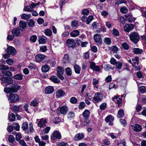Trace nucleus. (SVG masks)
<instances>
[{"instance_id": "338daca9", "label": "nucleus", "mask_w": 146, "mask_h": 146, "mask_svg": "<svg viewBox=\"0 0 146 146\" xmlns=\"http://www.w3.org/2000/svg\"><path fill=\"white\" fill-rule=\"evenodd\" d=\"M89 13V11L86 9H83L82 13L84 15H88Z\"/></svg>"}, {"instance_id": "603ef678", "label": "nucleus", "mask_w": 146, "mask_h": 146, "mask_svg": "<svg viewBox=\"0 0 146 146\" xmlns=\"http://www.w3.org/2000/svg\"><path fill=\"white\" fill-rule=\"evenodd\" d=\"M104 41L105 43L108 45H110L111 43V41L110 39L108 37L105 38Z\"/></svg>"}, {"instance_id": "0e129e2a", "label": "nucleus", "mask_w": 146, "mask_h": 146, "mask_svg": "<svg viewBox=\"0 0 146 146\" xmlns=\"http://www.w3.org/2000/svg\"><path fill=\"white\" fill-rule=\"evenodd\" d=\"M140 92L142 93L146 92V87L145 86H141L140 87Z\"/></svg>"}, {"instance_id": "4468645a", "label": "nucleus", "mask_w": 146, "mask_h": 146, "mask_svg": "<svg viewBox=\"0 0 146 146\" xmlns=\"http://www.w3.org/2000/svg\"><path fill=\"white\" fill-rule=\"evenodd\" d=\"M7 52L9 54L14 55L17 53V51L15 48L9 46L7 48Z\"/></svg>"}, {"instance_id": "7ed1b4c3", "label": "nucleus", "mask_w": 146, "mask_h": 146, "mask_svg": "<svg viewBox=\"0 0 146 146\" xmlns=\"http://www.w3.org/2000/svg\"><path fill=\"white\" fill-rule=\"evenodd\" d=\"M8 100L10 102L15 103L18 102L19 100V96L16 94H11L9 95Z\"/></svg>"}, {"instance_id": "a18cd8bd", "label": "nucleus", "mask_w": 146, "mask_h": 146, "mask_svg": "<svg viewBox=\"0 0 146 146\" xmlns=\"http://www.w3.org/2000/svg\"><path fill=\"white\" fill-rule=\"evenodd\" d=\"M8 140L10 143H13L15 141L14 137L11 135H10L8 138Z\"/></svg>"}, {"instance_id": "72a5a7b5", "label": "nucleus", "mask_w": 146, "mask_h": 146, "mask_svg": "<svg viewBox=\"0 0 146 146\" xmlns=\"http://www.w3.org/2000/svg\"><path fill=\"white\" fill-rule=\"evenodd\" d=\"M31 17V15L30 14H23L21 15V18L24 20H27L28 19Z\"/></svg>"}, {"instance_id": "c756f323", "label": "nucleus", "mask_w": 146, "mask_h": 146, "mask_svg": "<svg viewBox=\"0 0 146 146\" xmlns=\"http://www.w3.org/2000/svg\"><path fill=\"white\" fill-rule=\"evenodd\" d=\"M99 81L98 79L96 78H94L92 80V84L94 86V88L96 89L98 88L99 86L98 85H96L99 83Z\"/></svg>"}, {"instance_id": "052dcab7", "label": "nucleus", "mask_w": 146, "mask_h": 146, "mask_svg": "<svg viewBox=\"0 0 146 146\" xmlns=\"http://www.w3.org/2000/svg\"><path fill=\"white\" fill-rule=\"evenodd\" d=\"M16 139L17 141H19L21 138V135L19 133H16Z\"/></svg>"}, {"instance_id": "473e14b6", "label": "nucleus", "mask_w": 146, "mask_h": 146, "mask_svg": "<svg viewBox=\"0 0 146 146\" xmlns=\"http://www.w3.org/2000/svg\"><path fill=\"white\" fill-rule=\"evenodd\" d=\"M75 72L78 74H79L80 72L81 69L80 67L77 64H75L74 66Z\"/></svg>"}, {"instance_id": "c03bdc74", "label": "nucleus", "mask_w": 146, "mask_h": 146, "mask_svg": "<svg viewBox=\"0 0 146 146\" xmlns=\"http://www.w3.org/2000/svg\"><path fill=\"white\" fill-rule=\"evenodd\" d=\"M110 50L111 51L115 53L118 50V48L116 46H113L111 47Z\"/></svg>"}, {"instance_id": "393cba45", "label": "nucleus", "mask_w": 146, "mask_h": 146, "mask_svg": "<svg viewBox=\"0 0 146 146\" xmlns=\"http://www.w3.org/2000/svg\"><path fill=\"white\" fill-rule=\"evenodd\" d=\"M133 52L135 54H141L143 52V50L138 48H134L133 50Z\"/></svg>"}, {"instance_id": "c85d7f7f", "label": "nucleus", "mask_w": 146, "mask_h": 146, "mask_svg": "<svg viewBox=\"0 0 146 146\" xmlns=\"http://www.w3.org/2000/svg\"><path fill=\"white\" fill-rule=\"evenodd\" d=\"M23 77V75L21 74L18 73L13 76V78L14 79L20 80L22 79Z\"/></svg>"}, {"instance_id": "e2e57ef3", "label": "nucleus", "mask_w": 146, "mask_h": 146, "mask_svg": "<svg viewBox=\"0 0 146 146\" xmlns=\"http://www.w3.org/2000/svg\"><path fill=\"white\" fill-rule=\"evenodd\" d=\"M124 0H115V5L118 6L119 4L124 3Z\"/></svg>"}, {"instance_id": "a878e982", "label": "nucleus", "mask_w": 146, "mask_h": 146, "mask_svg": "<svg viewBox=\"0 0 146 146\" xmlns=\"http://www.w3.org/2000/svg\"><path fill=\"white\" fill-rule=\"evenodd\" d=\"M47 40V38L46 37L42 36L39 37V42L40 44H44L45 43Z\"/></svg>"}, {"instance_id": "bf43d9fd", "label": "nucleus", "mask_w": 146, "mask_h": 146, "mask_svg": "<svg viewBox=\"0 0 146 146\" xmlns=\"http://www.w3.org/2000/svg\"><path fill=\"white\" fill-rule=\"evenodd\" d=\"M33 10L32 8H31L29 6H27L25 7L23 10L28 12H31Z\"/></svg>"}, {"instance_id": "680f3d73", "label": "nucleus", "mask_w": 146, "mask_h": 146, "mask_svg": "<svg viewBox=\"0 0 146 146\" xmlns=\"http://www.w3.org/2000/svg\"><path fill=\"white\" fill-rule=\"evenodd\" d=\"M85 106V104L84 102H81L79 105V108L80 109H83Z\"/></svg>"}, {"instance_id": "b1692460", "label": "nucleus", "mask_w": 146, "mask_h": 146, "mask_svg": "<svg viewBox=\"0 0 146 146\" xmlns=\"http://www.w3.org/2000/svg\"><path fill=\"white\" fill-rule=\"evenodd\" d=\"M19 28L23 29H25L27 27V23L26 22L23 21H21L19 23Z\"/></svg>"}, {"instance_id": "8fccbe9b", "label": "nucleus", "mask_w": 146, "mask_h": 146, "mask_svg": "<svg viewBox=\"0 0 146 146\" xmlns=\"http://www.w3.org/2000/svg\"><path fill=\"white\" fill-rule=\"evenodd\" d=\"M6 62L9 65H13L14 63V60L13 59L10 58L7 60Z\"/></svg>"}, {"instance_id": "c9c22d12", "label": "nucleus", "mask_w": 146, "mask_h": 146, "mask_svg": "<svg viewBox=\"0 0 146 146\" xmlns=\"http://www.w3.org/2000/svg\"><path fill=\"white\" fill-rule=\"evenodd\" d=\"M44 33L46 36H50L52 34L51 31L49 29H45L44 30Z\"/></svg>"}, {"instance_id": "aec40b11", "label": "nucleus", "mask_w": 146, "mask_h": 146, "mask_svg": "<svg viewBox=\"0 0 146 146\" xmlns=\"http://www.w3.org/2000/svg\"><path fill=\"white\" fill-rule=\"evenodd\" d=\"M46 57V56L44 54H38L35 56L36 60L38 62H40L43 60Z\"/></svg>"}, {"instance_id": "a211bd4d", "label": "nucleus", "mask_w": 146, "mask_h": 146, "mask_svg": "<svg viewBox=\"0 0 146 146\" xmlns=\"http://www.w3.org/2000/svg\"><path fill=\"white\" fill-rule=\"evenodd\" d=\"M11 33L12 35L15 36H18L20 34V29L17 28L13 29Z\"/></svg>"}, {"instance_id": "6e6d98bb", "label": "nucleus", "mask_w": 146, "mask_h": 146, "mask_svg": "<svg viewBox=\"0 0 146 146\" xmlns=\"http://www.w3.org/2000/svg\"><path fill=\"white\" fill-rule=\"evenodd\" d=\"M50 129L49 127H47L43 130L42 132V134L48 133L50 130Z\"/></svg>"}, {"instance_id": "13d9d810", "label": "nucleus", "mask_w": 146, "mask_h": 146, "mask_svg": "<svg viewBox=\"0 0 146 146\" xmlns=\"http://www.w3.org/2000/svg\"><path fill=\"white\" fill-rule=\"evenodd\" d=\"M116 67L117 69H120L122 67V63L121 62H118L116 63Z\"/></svg>"}, {"instance_id": "4d7b16f0", "label": "nucleus", "mask_w": 146, "mask_h": 146, "mask_svg": "<svg viewBox=\"0 0 146 146\" xmlns=\"http://www.w3.org/2000/svg\"><path fill=\"white\" fill-rule=\"evenodd\" d=\"M37 39V36L35 35L31 36L30 38V41L33 42H36Z\"/></svg>"}, {"instance_id": "e433bc0d", "label": "nucleus", "mask_w": 146, "mask_h": 146, "mask_svg": "<svg viewBox=\"0 0 146 146\" xmlns=\"http://www.w3.org/2000/svg\"><path fill=\"white\" fill-rule=\"evenodd\" d=\"M114 117H113L111 115H110L106 117L105 121L107 122L112 121L114 120Z\"/></svg>"}, {"instance_id": "7c9ffc66", "label": "nucleus", "mask_w": 146, "mask_h": 146, "mask_svg": "<svg viewBox=\"0 0 146 146\" xmlns=\"http://www.w3.org/2000/svg\"><path fill=\"white\" fill-rule=\"evenodd\" d=\"M50 69V67L47 65L45 64L41 68L42 71L44 72H47Z\"/></svg>"}, {"instance_id": "2eb2a0df", "label": "nucleus", "mask_w": 146, "mask_h": 146, "mask_svg": "<svg viewBox=\"0 0 146 146\" xmlns=\"http://www.w3.org/2000/svg\"><path fill=\"white\" fill-rule=\"evenodd\" d=\"M134 26L133 24H126L124 27V29L125 31L128 33L131 31L134 28Z\"/></svg>"}, {"instance_id": "412c9836", "label": "nucleus", "mask_w": 146, "mask_h": 146, "mask_svg": "<svg viewBox=\"0 0 146 146\" xmlns=\"http://www.w3.org/2000/svg\"><path fill=\"white\" fill-rule=\"evenodd\" d=\"M56 95L57 98H59L64 96L65 95V92L62 90H58L56 92Z\"/></svg>"}, {"instance_id": "864d4df0", "label": "nucleus", "mask_w": 146, "mask_h": 146, "mask_svg": "<svg viewBox=\"0 0 146 146\" xmlns=\"http://www.w3.org/2000/svg\"><path fill=\"white\" fill-rule=\"evenodd\" d=\"M94 18V17L92 15L89 16L88 18L86 20V24H89L90 22L93 20Z\"/></svg>"}, {"instance_id": "f8f14e48", "label": "nucleus", "mask_w": 146, "mask_h": 146, "mask_svg": "<svg viewBox=\"0 0 146 146\" xmlns=\"http://www.w3.org/2000/svg\"><path fill=\"white\" fill-rule=\"evenodd\" d=\"M36 121L38 122V125L40 128L44 127L46 126L45 124L46 123V119L42 118L40 119H37Z\"/></svg>"}, {"instance_id": "774afa93", "label": "nucleus", "mask_w": 146, "mask_h": 146, "mask_svg": "<svg viewBox=\"0 0 146 146\" xmlns=\"http://www.w3.org/2000/svg\"><path fill=\"white\" fill-rule=\"evenodd\" d=\"M120 11L123 13H125L127 11V8L125 7H122L120 9Z\"/></svg>"}, {"instance_id": "f03ea898", "label": "nucleus", "mask_w": 146, "mask_h": 146, "mask_svg": "<svg viewBox=\"0 0 146 146\" xmlns=\"http://www.w3.org/2000/svg\"><path fill=\"white\" fill-rule=\"evenodd\" d=\"M1 83L3 86H7L12 84L13 80L11 78L5 77H2L0 78Z\"/></svg>"}, {"instance_id": "ddd939ff", "label": "nucleus", "mask_w": 146, "mask_h": 146, "mask_svg": "<svg viewBox=\"0 0 146 146\" xmlns=\"http://www.w3.org/2000/svg\"><path fill=\"white\" fill-rule=\"evenodd\" d=\"M90 63V68L94 71L96 72H99L101 69L98 66H97L93 62H91Z\"/></svg>"}, {"instance_id": "a19ab883", "label": "nucleus", "mask_w": 146, "mask_h": 146, "mask_svg": "<svg viewBox=\"0 0 146 146\" xmlns=\"http://www.w3.org/2000/svg\"><path fill=\"white\" fill-rule=\"evenodd\" d=\"M114 67L113 68H111V66L110 64H106L105 66L104 69L106 71H109L111 69L112 70H113L114 69Z\"/></svg>"}, {"instance_id": "20e7f679", "label": "nucleus", "mask_w": 146, "mask_h": 146, "mask_svg": "<svg viewBox=\"0 0 146 146\" xmlns=\"http://www.w3.org/2000/svg\"><path fill=\"white\" fill-rule=\"evenodd\" d=\"M129 37L130 40L135 43H137L140 38L139 35L135 32H131Z\"/></svg>"}, {"instance_id": "f704fd0d", "label": "nucleus", "mask_w": 146, "mask_h": 146, "mask_svg": "<svg viewBox=\"0 0 146 146\" xmlns=\"http://www.w3.org/2000/svg\"><path fill=\"white\" fill-rule=\"evenodd\" d=\"M124 115V112L123 110L122 109L119 110L118 112L117 117L118 118H121L123 117Z\"/></svg>"}, {"instance_id": "1a4fd4ad", "label": "nucleus", "mask_w": 146, "mask_h": 146, "mask_svg": "<svg viewBox=\"0 0 146 146\" xmlns=\"http://www.w3.org/2000/svg\"><path fill=\"white\" fill-rule=\"evenodd\" d=\"M57 70V76L61 80H63L64 79V77L62 75L64 71L63 68L61 66H58V67Z\"/></svg>"}, {"instance_id": "5fc2aeb1", "label": "nucleus", "mask_w": 146, "mask_h": 146, "mask_svg": "<svg viewBox=\"0 0 146 146\" xmlns=\"http://www.w3.org/2000/svg\"><path fill=\"white\" fill-rule=\"evenodd\" d=\"M15 118V115L13 113L11 114L9 118V120L11 121H14Z\"/></svg>"}, {"instance_id": "69168bd1", "label": "nucleus", "mask_w": 146, "mask_h": 146, "mask_svg": "<svg viewBox=\"0 0 146 146\" xmlns=\"http://www.w3.org/2000/svg\"><path fill=\"white\" fill-rule=\"evenodd\" d=\"M106 107V104L105 103H103L100 106V109L102 110H104Z\"/></svg>"}, {"instance_id": "9b49d317", "label": "nucleus", "mask_w": 146, "mask_h": 146, "mask_svg": "<svg viewBox=\"0 0 146 146\" xmlns=\"http://www.w3.org/2000/svg\"><path fill=\"white\" fill-rule=\"evenodd\" d=\"M100 35L96 34L94 36V38L98 44H101L102 43V40Z\"/></svg>"}, {"instance_id": "6e6552de", "label": "nucleus", "mask_w": 146, "mask_h": 146, "mask_svg": "<svg viewBox=\"0 0 146 146\" xmlns=\"http://www.w3.org/2000/svg\"><path fill=\"white\" fill-rule=\"evenodd\" d=\"M82 115L84 118V122L85 123L84 125H87L89 122L88 118L90 115L89 111L87 110H85L83 112Z\"/></svg>"}, {"instance_id": "58836bf2", "label": "nucleus", "mask_w": 146, "mask_h": 146, "mask_svg": "<svg viewBox=\"0 0 146 146\" xmlns=\"http://www.w3.org/2000/svg\"><path fill=\"white\" fill-rule=\"evenodd\" d=\"M65 71L67 75L68 76H70L72 75V72L71 69L69 67H68L65 69Z\"/></svg>"}, {"instance_id": "79ce46f5", "label": "nucleus", "mask_w": 146, "mask_h": 146, "mask_svg": "<svg viewBox=\"0 0 146 146\" xmlns=\"http://www.w3.org/2000/svg\"><path fill=\"white\" fill-rule=\"evenodd\" d=\"M75 116L74 113L73 112H70L67 114V117L68 119H71Z\"/></svg>"}, {"instance_id": "39448f33", "label": "nucleus", "mask_w": 146, "mask_h": 146, "mask_svg": "<svg viewBox=\"0 0 146 146\" xmlns=\"http://www.w3.org/2000/svg\"><path fill=\"white\" fill-rule=\"evenodd\" d=\"M103 98V96L101 93H96L93 98V102L94 103H99L102 101Z\"/></svg>"}, {"instance_id": "2f4dec72", "label": "nucleus", "mask_w": 146, "mask_h": 146, "mask_svg": "<svg viewBox=\"0 0 146 146\" xmlns=\"http://www.w3.org/2000/svg\"><path fill=\"white\" fill-rule=\"evenodd\" d=\"M125 16L129 22H132L134 20V19L132 17V15L131 14H126L125 15Z\"/></svg>"}, {"instance_id": "f3484780", "label": "nucleus", "mask_w": 146, "mask_h": 146, "mask_svg": "<svg viewBox=\"0 0 146 146\" xmlns=\"http://www.w3.org/2000/svg\"><path fill=\"white\" fill-rule=\"evenodd\" d=\"M132 129L136 132H139L142 130L141 126L139 125L135 124L133 125H131Z\"/></svg>"}, {"instance_id": "4c0bfd02", "label": "nucleus", "mask_w": 146, "mask_h": 146, "mask_svg": "<svg viewBox=\"0 0 146 146\" xmlns=\"http://www.w3.org/2000/svg\"><path fill=\"white\" fill-rule=\"evenodd\" d=\"M19 106H13L12 108V110L13 112L15 113H17L19 110Z\"/></svg>"}, {"instance_id": "4be33fe9", "label": "nucleus", "mask_w": 146, "mask_h": 146, "mask_svg": "<svg viewBox=\"0 0 146 146\" xmlns=\"http://www.w3.org/2000/svg\"><path fill=\"white\" fill-rule=\"evenodd\" d=\"M84 136V135L83 133H79L76 134L74 139L76 141H79L83 139Z\"/></svg>"}, {"instance_id": "5701e85b", "label": "nucleus", "mask_w": 146, "mask_h": 146, "mask_svg": "<svg viewBox=\"0 0 146 146\" xmlns=\"http://www.w3.org/2000/svg\"><path fill=\"white\" fill-rule=\"evenodd\" d=\"M45 91L46 93L50 94L54 92V89L52 86H48L45 88Z\"/></svg>"}, {"instance_id": "9d476101", "label": "nucleus", "mask_w": 146, "mask_h": 146, "mask_svg": "<svg viewBox=\"0 0 146 146\" xmlns=\"http://www.w3.org/2000/svg\"><path fill=\"white\" fill-rule=\"evenodd\" d=\"M68 111V108L66 106H64L59 107L57 110L58 113H60L62 114H65Z\"/></svg>"}, {"instance_id": "0eeeda50", "label": "nucleus", "mask_w": 146, "mask_h": 146, "mask_svg": "<svg viewBox=\"0 0 146 146\" xmlns=\"http://www.w3.org/2000/svg\"><path fill=\"white\" fill-rule=\"evenodd\" d=\"M61 138V134L59 131H54L51 136V140H54L56 139H60Z\"/></svg>"}, {"instance_id": "cd10ccee", "label": "nucleus", "mask_w": 146, "mask_h": 146, "mask_svg": "<svg viewBox=\"0 0 146 146\" xmlns=\"http://www.w3.org/2000/svg\"><path fill=\"white\" fill-rule=\"evenodd\" d=\"M50 79L52 82L55 83H58L60 82L59 79L55 76H51Z\"/></svg>"}, {"instance_id": "49530a36", "label": "nucleus", "mask_w": 146, "mask_h": 146, "mask_svg": "<svg viewBox=\"0 0 146 146\" xmlns=\"http://www.w3.org/2000/svg\"><path fill=\"white\" fill-rule=\"evenodd\" d=\"M28 25L30 27H33L35 25V21L32 19L30 20L27 23Z\"/></svg>"}, {"instance_id": "423d86ee", "label": "nucleus", "mask_w": 146, "mask_h": 146, "mask_svg": "<svg viewBox=\"0 0 146 146\" xmlns=\"http://www.w3.org/2000/svg\"><path fill=\"white\" fill-rule=\"evenodd\" d=\"M132 65L133 67L135 68L137 70H140V66H138L139 64V58L137 56H135L134 58L132 59Z\"/></svg>"}, {"instance_id": "ea45409f", "label": "nucleus", "mask_w": 146, "mask_h": 146, "mask_svg": "<svg viewBox=\"0 0 146 146\" xmlns=\"http://www.w3.org/2000/svg\"><path fill=\"white\" fill-rule=\"evenodd\" d=\"M28 128V124L27 122L24 123L22 127V128L24 131H26Z\"/></svg>"}, {"instance_id": "bb28decb", "label": "nucleus", "mask_w": 146, "mask_h": 146, "mask_svg": "<svg viewBox=\"0 0 146 146\" xmlns=\"http://www.w3.org/2000/svg\"><path fill=\"white\" fill-rule=\"evenodd\" d=\"M80 32L77 30H74L70 34V36L72 37H76L79 35Z\"/></svg>"}, {"instance_id": "37998d69", "label": "nucleus", "mask_w": 146, "mask_h": 146, "mask_svg": "<svg viewBox=\"0 0 146 146\" xmlns=\"http://www.w3.org/2000/svg\"><path fill=\"white\" fill-rule=\"evenodd\" d=\"M13 128L15 130L19 131L20 129L19 125L18 123H14L13 124Z\"/></svg>"}, {"instance_id": "3c124183", "label": "nucleus", "mask_w": 146, "mask_h": 146, "mask_svg": "<svg viewBox=\"0 0 146 146\" xmlns=\"http://www.w3.org/2000/svg\"><path fill=\"white\" fill-rule=\"evenodd\" d=\"M9 69V67L5 65H0V69L2 70H7Z\"/></svg>"}, {"instance_id": "dca6fc26", "label": "nucleus", "mask_w": 146, "mask_h": 146, "mask_svg": "<svg viewBox=\"0 0 146 146\" xmlns=\"http://www.w3.org/2000/svg\"><path fill=\"white\" fill-rule=\"evenodd\" d=\"M66 43L69 47H73L76 44L75 41L72 39H68L66 41Z\"/></svg>"}, {"instance_id": "6ab92c4d", "label": "nucleus", "mask_w": 146, "mask_h": 146, "mask_svg": "<svg viewBox=\"0 0 146 146\" xmlns=\"http://www.w3.org/2000/svg\"><path fill=\"white\" fill-rule=\"evenodd\" d=\"M39 102L40 101L38 99H34L31 102L30 104V106L33 107H37L38 106Z\"/></svg>"}, {"instance_id": "09e8293b", "label": "nucleus", "mask_w": 146, "mask_h": 146, "mask_svg": "<svg viewBox=\"0 0 146 146\" xmlns=\"http://www.w3.org/2000/svg\"><path fill=\"white\" fill-rule=\"evenodd\" d=\"M122 46L123 49L125 50H127L129 48V45L126 42L123 43L122 44Z\"/></svg>"}, {"instance_id": "de8ad7c7", "label": "nucleus", "mask_w": 146, "mask_h": 146, "mask_svg": "<svg viewBox=\"0 0 146 146\" xmlns=\"http://www.w3.org/2000/svg\"><path fill=\"white\" fill-rule=\"evenodd\" d=\"M70 102L72 104H76L77 102V100L75 97H72L70 99Z\"/></svg>"}, {"instance_id": "f257e3e1", "label": "nucleus", "mask_w": 146, "mask_h": 146, "mask_svg": "<svg viewBox=\"0 0 146 146\" xmlns=\"http://www.w3.org/2000/svg\"><path fill=\"white\" fill-rule=\"evenodd\" d=\"M20 88V86L17 84H13L10 87L5 88L4 91L7 93L11 92L16 93L19 90Z\"/></svg>"}]
</instances>
